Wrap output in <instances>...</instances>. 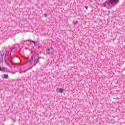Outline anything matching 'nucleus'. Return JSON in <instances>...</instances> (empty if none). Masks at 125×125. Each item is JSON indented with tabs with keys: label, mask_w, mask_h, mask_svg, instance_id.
<instances>
[{
	"label": "nucleus",
	"mask_w": 125,
	"mask_h": 125,
	"mask_svg": "<svg viewBox=\"0 0 125 125\" xmlns=\"http://www.w3.org/2000/svg\"><path fill=\"white\" fill-rule=\"evenodd\" d=\"M46 52L48 54H52V53H53L54 52V50H53V48H51L50 49L48 48L46 50Z\"/></svg>",
	"instance_id": "obj_1"
},
{
	"label": "nucleus",
	"mask_w": 125,
	"mask_h": 125,
	"mask_svg": "<svg viewBox=\"0 0 125 125\" xmlns=\"http://www.w3.org/2000/svg\"><path fill=\"white\" fill-rule=\"evenodd\" d=\"M39 55H35V58H34V64H37L38 63V62H39Z\"/></svg>",
	"instance_id": "obj_2"
},
{
	"label": "nucleus",
	"mask_w": 125,
	"mask_h": 125,
	"mask_svg": "<svg viewBox=\"0 0 125 125\" xmlns=\"http://www.w3.org/2000/svg\"><path fill=\"white\" fill-rule=\"evenodd\" d=\"M120 0H107V2L108 3H117V2L119 1Z\"/></svg>",
	"instance_id": "obj_3"
},
{
	"label": "nucleus",
	"mask_w": 125,
	"mask_h": 125,
	"mask_svg": "<svg viewBox=\"0 0 125 125\" xmlns=\"http://www.w3.org/2000/svg\"><path fill=\"white\" fill-rule=\"evenodd\" d=\"M57 91H59V92H60V93H62V92L64 91V89L62 88H57Z\"/></svg>",
	"instance_id": "obj_4"
},
{
	"label": "nucleus",
	"mask_w": 125,
	"mask_h": 125,
	"mask_svg": "<svg viewBox=\"0 0 125 125\" xmlns=\"http://www.w3.org/2000/svg\"><path fill=\"white\" fill-rule=\"evenodd\" d=\"M1 77L2 79H8V75L3 74Z\"/></svg>",
	"instance_id": "obj_5"
},
{
	"label": "nucleus",
	"mask_w": 125,
	"mask_h": 125,
	"mask_svg": "<svg viewBox=\"0 0 125 125\" xmlns=\"http://www.w3.org/2000/svg\"><path fill=\"white\" fill-rule=\"evenodd\" d=\"M2 62H3V57L0 56V63H2Z\"/></svg>",
	"instance_id": "obj_6"
},
{
	"label": "nucleus",
	"mask_w": 125,
	"mask_h": 125,
	"mask_svg": "<svg viewBox=\"0 0 125 125\" xmlns=\"http://www.w3.org/2000/svg\"><path fill=\"white\" fill-rule=\"evenodd\" d=\"M0 54H1L0 56H3V57L4 56V52L3 51V50L1 51Z\"/></svg>",
	"instance_id": "obj_7"
},
{
	"label": "nucleus",
	"mask_w": 125,
	"mask_h": 125,
	"mask_svg": "<svg viewBox=\"0 0 125 125\" xmlns=\"http://www.w3.org/2000/svg\"><path fill=\"white\" fill-rule=\"evenodd\" d=\"M4 72H8L9 73H10V70L9 69H7L6 68H3Z\"/></svg>",
	"instance_id": "obj_8"
},
{
	"label": "nucleus",
	"mask_w": 125,
	"mask_h": 125,
	"mask_svg": "<svg viewBox=\"0 0 125 125\" xmlns=\"http://www.w3.org/2000/svg\"><path fill=\"white\" fill-rule=\"evenodd\" d=\"M8 54H9V52L8 51H6L5 52V57L8 56Z\"/></svg>",
	"instance_id": "obj_9"
},
{
	"label": "nucleus",
	"mask_w": 125,
	"mask_h": 125,
	"mask_svg": "<svg viewBox=\"0 0 125 125\" xmlns=\"http://www.w3.org/2000/svg\"><path fill=\"white\" fill-rule=\"evenodd\" d=\"M28 42H33V43L34 44H36V42H34L33 41H31V40H28Z\"/></svg>",
	"instance_id": "obj_10"
},
{
	"label": "nucleus",
	"mask_w": 125,
	"mask_h": 125,
	"mask_svg": "<svg viewBox=\"0 0 125 125\" xmlns=\"http://www.w3.org/2000/svg\"><path fill=\"white\" fill-rule=\"evenodd\" d=\"M0 71H2V68H1V67H0Z\"/></svg>",
	"instance_id": "obj_11"
},
{
	"label": "nucleus",
	"mask_w": 125,
	"mask_h": 125,
	"mask_svg": "<svg viewBox=\"0 0 125 125\" xmlns=\"http://www.w3.org/2000/svg\"><path fill=\"white\" fill-rule=\"evenodd\" d=\"M85 8H86V9H87V8H88V7L85 6Z\"/></svg>",
	"instance_id": "obj_12"
}]
</instances>
